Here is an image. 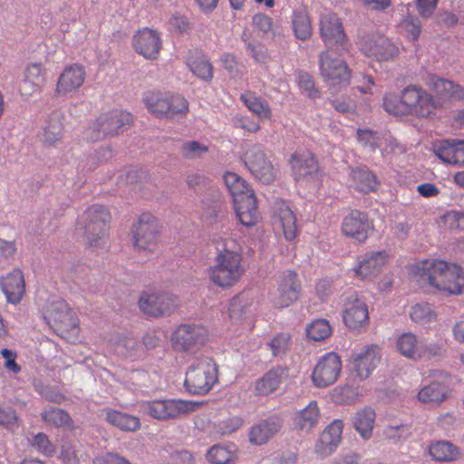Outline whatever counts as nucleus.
Returning a JSON list of instances; mask_svg holds the SVG:
<instances>
[{"label": "nucleus", "mask_w": 464, "mask_h": 464, "mask_svg": "<svg viewBox=\"0 0 464 464\" xmlns=\"http://www.w3.org/2000/svg\"><path fill=\"white\" fill-rule=\"evenodd\" d=\"M439 101L432 93L418 84L403 88L401 95L386 92L382 98L385 111L394 116H412L418 119H430L436 115Z\"/></svg>", "instance_id": "nucleus-1"}, {"label": "nucleus", "mask_w": 464, "mask_h": 464, "mask_svg": "<svg viewBox=\"0 0 464 464\" xmlns=\"http://www.w3.org/2000/svg\"><path fill=\"white\" fill-rule=\"evenodd\" d=\"M215 264L208 268L210 281L223 289L235 285L245 274L243 251L240 244L227 237L216 242Z\"/></svg>", "instance_id": "nucleus-2"}, {"label": "nucleus", "mask_w": 464, "mask_h": 464, "mask_svg": "<svg viewBox=\"0 0 464 464\" xmlns=\"http://www.w3.org/2000/svg\"><path fill=\"white\" fill-rule=\"evenodd\" d=\"M418 269L420 279L434 289L452 295L464 294V272L456 263L426 259Z\"/></svg>", "instance_id": "nucleus-3"}, {"label": "nucleus", "mask_w": 464, "mask_h": 464, "mask_svg": "<svg viewBox=\"0 0 464 464\" xmlns=\"http://www.w3.org/2000/svg\"><path fill=\"white\" fill-rule=\"evenodd\" d=\"M218 381V368L212 358H198L188 368L184 381L186 391L191 395H206Z\"/></svg>", "instance_id": "nucleus-4"}, {"label": "nucleus", "mask_w": 464, "mask_h": 464, "mask_svg": "<svg viewBox=\"0 0 464 464\" xmlns=\"http://www.w3.org/2000/svg\"><path fill=\"white\" fill-rule=\"evenodd\" d=\"M110 211L102 205H92L81 216L78 226L92 247L105 246L111 222Z\"/></svg>", "instance_id": "nucleus-5"}, {"label": "nucleus", "mask_w": 464, "mask_h": 464, "mask_svg": "<svg viewBox=\"0 0 464 464\" xmlns=\"http://www.w3.org/2000/svg\"><path fill=\"white\" fill-rule=\"evenodd\" d=\"M201 403L180 399L149 400L140 402V411L150 418L167 421L181 419L197 411Z\"/></svg>", "instance_id": "nucleus-6"}, {"label": "nucleus", "mask_w": 464, "mask_h": 464, "mask_svg": "<svg viewBox=\"0 0 464 464\" xmlns=\"http://www.w3.org/2000/svg\"><path fill=\"white\" fill-rule=\"evenodd\" d=\"M209 333L202 324L186 323L176 327L170 335L173 350L178 353L194 354L208 341Z\"/></svg>", "instance_id": "nucleus-7"}, {"label": "nucleus", "mask_w": 464, "mask_h": 464, "mask_svg": "<svg viewBox=\"0 0 464 464\" xmlns=\"http://www.w3.org/2000/svg\"><path fill=\"white\" fill-rule=\"evenodd\" d=\"M133 247L140 253H153L160 244V225L149 212L140 215L131 228Z\"/></svg>", "instance_id": "nucleus-8"}, {"label": "nucleus", "mask_w": 464, "mask_h": 464, "mask_svg": "<svg viewBox=\"0 0 464 464\" xmlns=\"http://www.w3.org/2000/svg\"><path fill=\"white\" fill-rule=\"evenodd\" d=\"M241 160L255 179L265 184L272 183L276 178V169L259 145H251L245 150Z\"/></svg>", "instance_id": "nucleus-9"}, {"label": "nucleus", "mask_w": 464, "mask_h": 464, "mask_svg": "<svg viewBox=\"0 0 464 464\" xmlns=\"http://www.w3.org/2000/svg\"><path fill=\"white\" fill-rule=\"evenodd\" d=\"M131 121L130 113L124 111L113 110L101 114L88 130L87 138L96 141L107 136L117 135Z\"/></svg>", "instance_id": "nucleus-10"}, {"label": "nucleus", "mask_w": 464, "mask_h": 464, "mask_svg": "<svg viewBox=\"0 0 464 464\" xmlns=\"http://www.w3.org/2000/svg\"><path fill=\"white\" fill-rule=\"evenodd\" d=\"M374 222L368 213L353 209L343 217L341 224L342 234L360 244H363L374 232Z\"/></svg>", "instance_id": "nucleus-11"}, {"label": "nucleus", "mask_w": 464, "mask_h": 464, "mask_svg": "<svg viewBox=\"0 0 464 464\" xmlns=\"http://www.w3.org/2000/svg\"><path fill=\"white\" fill-rule=\"evenodd\" d=\"M87 72L85 67L79 63H72L63 67L59 74L54 94L57 98H68L77 93L83 86Z\"/></svg>", "instance_id": "nucleus-12"}, {"label": "nucleus", "mask_w": 464, "mask_h": 464, "mask_svg": "<svg viewBox=\"0 0 464 464\" xmlns=\"http://www.w3.org/2000/svg\"><path fill=\"white\" fill-rule=\"evenodd\" d=\"M342 371V360L338 353L329 352L318 360L312 372V382L315 387L324 388L334 384Z\"/></svg>", "instance_id": "nucleus-13"}, {"label": "nucleus", "mask_w": 464, "mask_h": 464, "mask_svg": "<svg viewBox=\"0 0 464 464\" xmlns=\"http://www.w3.org/2000/svg\"><path fill=\"white\" fill-rule=\"evenodd\" d=\"M320 72L324 80L331 85H347L350 82L351 72L346 62L334 56L329 51L320 55Z\"/></svg>", "instance_id": "nucleus-14"}, {"label": "nucleus", "mask_w": 464, "mask_h": 464, "mask_svg": "<svg viewBox=\"0 0 464 464\" xmlns=\"http://www.w3.org/2000/svg\"><path fill=\"white\" fill-rule=\"evenodd\" d=\"M140 310L153 317L169 315L179 306L178 298L170 294L144 293L139 300Z\"/></svg>", "instance_id": "nucleus-15"}, {"label": "nucleus", "mask_w": 464, "mask_h": 464, "mask_svg": "<svg viewBox=\"0 0 464 464\" xmlns=\"http://www.w3.org/2000/svg\"><path fill=\"white\" fill-rule=\"evenodd\" d=\"M46 323L55 331H71L77 326L75 313L62 299L49 304L44 313Z\"/></svg>", "instance_id": "nucleus-16"}, {"label": "nucleus", "mask_w": 464, "mask_h": 464, "mask_svg": "<svg viewBox=\"0 0 464 464\" xmlns=\"http://www.w3.org/2000/svg\"><path fill=\"white\" fill-rule=\"evenodd\" d=\"M320 35L326 45H336L343 50L348 49V38L343 23L336 14L328 12L320 18Z\"/></svg>", "instance_id": "nucleus-17"}, {"label": "nucleus", "mask_w": 464, "mask_h": 464, "mask_svg": "<svg viewBox=\"0 0 464 464\" xmlns=\"http://www.w3.org/2000/svg\"><path fill=\"white\" fill-rule=\"evenodd\" d=\"M344 324L352 331L360 332L369 324L370 317L366 303L354 294L346 298L343 309Z\"/></svg>", "instance_id": "nucleus-18"}, {"label": "nucleus", "mask_w": 464, "mask_h": 464, "mask_svg": "<svg viewBox=\"0 0 464 464\" xmlns=\"http://www.w3.org/2000/svg\"><path fill=\"white\" fill-rule=\"evenodd\" d=\"M450 392V376L438 372L429 384L420 390L418 400L422 403L438 406L449 399Z\"/></svg>", "instance_id": "nucleus-19"}, {"label": "nucleus", "mask_w": 464, "mask_h": 464, "mask_svg": "<svg viewBox=\"0 0 464 464\" xmlns=\"http://www.w3.org/2000/svg\"><path fill=\"white\" fill-rule=\"evenodd\" d=\"M362 52L377 61L393 60L399 55V48L384 35L365 36L360 44Z\"/></svg>", "instance_id": "nucleus-20"}, {"label": "nucleus", "mask_w": 464, "mask_h": 464, "mask_svg": "<svg viewBox=\"0 0 464 464\" xmlns=\"http://www.w3.org/2000/svg\"><path fill=\"white\" fill-rule=\"evenodd\" d=\"M135 52L148 60H156L162 48V41L158 31L149 27L138 30L132 37Z\"/></svg>", "instance_id": "nucleus-21"}, {"label": "nucleus", "mask_w": 464, "mask_h": 464, "mask_svg": "<svg viewBox=\"0 0 464 464\" xmlns=\"http://www.w3.org/2000/svg\"><path fill=\"white\" fill-rule=\"evenodd\" d=\"M379 361L378 345H365L351 356L353 372L360 381L366 380L372 374Z\"/></svg>", "instance_id": "nucleus-22"}, {"label": "nucleus", "mask_w": 464, "mask_h": 464, "mask_svg": "<svg viewBox=\"0 0 464 464\" xmlns=\"http://www.w3.org/2000/svg\"><path fill=\"white\" fill-rule=\"evenodd\" d=\"M302 284L294 270L284 271L279 278L276 305L280 308L288 307L295 303L300 296Z\"/></svg>", "instance_id": "nucleus-23"}, {"label": "nucleus", "mask_w": 464, "mask_h": 464, "mask_svg": "<svg viewBox=\"0 0 464 464\" xmlns=\"http://www.w3.org/2000/svg\"><path fill=\"white\" fill-rule=\"evenodd\" d=\"M388 262L385 251L367 253L358 259V263L351 271L360 280H372L377 276Z\"/></svg>", "instance_id": "nucleus-24"}, {"label": "nucleus", "mask_w": 464, "mask_h": 464, "mask_svg": "<svg viewBox=\"0 0 464 464\" xmlns=\"http://www.w3.org/2000/svg\"><path fill=\"white\" fill-rule=\"evenodd\" d=\"M274 225L280 229L288 242H293L298 236L296 216L284 201L275 203Z\"/></svg>", "instance_id": "nucleus-25"}, {"label": "nucleus", "mask_w": 464, "mask_h": 464, "mask_svg": "<svg viewBox=\"0 0 464 464\" xmlns=\"http://www.w3.org/2000/svg\"><path fill=\"white\" fill-rule=\"evenodd\" d=\"M288 379V369L277 365L271 368L254 382L256 396H268L276 392Z\"/></svg>", "instance_id": "nucleus-26"}, {"label": "nucleus", "mask_w": 464, "mask_h": 464, "mask_svg": "<svg viewBox=\"0 0 464 464\" xmlns=\"http://www.w3.org/2000/svg\"><path fill=\"white\" fill-rule=\"evenodd\" d=\"M46 82V68L41 62L30 63L24 72V80L20 87L22 96L29 97L41 92Z\"/></svg>", "instance_id": "nucleus-27"}, {"label": "nucleus", "mask_w": 464, "mask_h": 464, "mask_svg": "<svg viewBox=\"0 0 464 464\" xmlns=\"http://www.w3.org/2000/svg\"><path fill=\"white\" fill-rule=\"evenodd\" d=\"M426 84L432 92L433 97L439 101V104L436 105L438 110L443 108L450 99L453 97L460 98L463 94L459 84L435 75L429 76Z\"/></svg>", "instance_id": "nucleus-28"}, {"label": "nucleus", "mask_w": 464, "mask_h": 464, "mask_svg": "<svg viewBox=\"0 0 464 464\" xmlns=\"http://www.w3.org/2000/svg\"><path fill=\"white\" fill-rule=\"evenodd\" d=\"M256 298L249 292H242L233 297L228 304L227 314L232 323L241 324L256 311Z\"/></svg>", "instance_id": "nucleus-29"}, {"label": "nucleus", "mask_w": 464, "mask_h": 464, "mask_svg": "<svg viewBox=\"0 0 464 464\" xmlns=\"http://www.w3.org/2000/svg\"><path fill=\"white\" fill-rule=\"evenodd\" d=\"M343 423L341 420H333L321 433L315 444V451L321 457L331 455L342 440Z\"/></svg>", "instance_id": "nucleus-30"}, {"label": "nucleus", "mask_w": 464, "mask_h": 464, "mask_svg": "<svg viewBox=\"0 0 464 464\" xmlns=\"http://www.w3.org/2000/svg\"><path fill=\"white\" fill-rule=\"evenodd\" d=\"M1 289L10 304L21 302L25 292L24 274L20 269H14L1 278Z\"/></svg>", "instance_id": "nucleus-31"}, {"label": "nucleus", "mask_w": 464, "mask_h": 464, "mask_svg": "<svg viewBox=\"0 0 464 464\" xmlns=\"http://www.w3.org/2000/svg\"><path fill=\"white\" fill-rule=\"evenodd\" d=\"M435 155L442 161L453 165H464L463 140H440L433 143Z\"/></svg>", "instance_id": "nucleus-32"}, {"label": "nucleus", "mask_w": 464, "mask_h": 464, "mask_svg": "<svg viewBox=\"0 0 464 464\" xmlns=\"http://www.w3.org/2000/svg\"><path fill=\"white\" fill-rule=\"evenodd\" d=\"M289 162L295 179L315 174L319 169L318 162L310 151L295 152Z\"/></svg>", "instance_id": "nucleus-33"}, {"label": "nucleus", "mask_w": 464, "mask_h": 464, "mask_svg": "<svg viewBox=\"0 0 464 464\" xmlns=\"http://www.w3.org/2000/svg\"><path fill=\"white\" fill-rule=\"evenodd\" d=\"M235 211L240 223L246 227H253L259 220L256 198L255 193L248 194L234 202Z\"/></svg>", "instance_id": "nucleus-34"}, {"label": "nucleus", "mask_w": 464, "mask_h": 464, "mask_svg": "<svg viewBox=\"0 0 464 464\" xmlns=\"http://www.w3.org/2000/svg\"><path fill=\"white\" fill-rule=\"evenodd\" d=\"M105 420L111 426L126 432H135L140 429V418L111 408L104 410Z\"/></svg>", "instance_id": "nucleus-35"}, {"label": "nucleus", "mask_w": 464, "mask_h": 464, "mask_svg": "<svg viewBox=\"0 0 464 464\" xmlns=\"http://www.w3.org/2000/svg\"><path fill=\"white\" fill-rule=\"evenodd\" d=\"M281 425L276 419L262 420L251 428L249 440L256 445L265 444L279 431Z\"/></svg>", "instance_id": "nucleus-36"}, {"label": "nucleus", "mask_w": 464, "mask_h": 464, "mask_svg": "<svg viewBox=\"0 0 464 464\" xmlns=\"http://www.w3.org/2000/svg\"><path fill=\"white\" fill-rule=\"evenodd\" d=\"M320 410L315 401H310L306 407L296 412L295 423L297 429L304 431L312 430L319 422Z\"/></svg>", "instance_id": "nucleus-37"}, {"label": "nucleus", "mask_w": 464, "mask_h": 464, "mask_svg": "<svg viewBox=\"0 0 464 464\" xmlns=\"http://www.w3.org/2000/svg\"><path fill=\"white\" fill-rule=\"evenodd\" d=\"M63 126L58 113H52L40 136L41 141L46 146H55L63 139Z\"/></svg>", "instance_id": "nucleus-38"}, {"label": "nucleus", "mask_w": 464, "mask_h": 464, "mask_svg": "<svg viewBox=\"0 0 464 464\" xmlns=\"http://www.w3.org/2000/svg\"><path fill=\"white\" fill-rule=\"evenodd\" d=\"M240 100L247 109L260 120H271L272 110L268 102L254 92L247 91L240 95Z\"/></svg>", "instance_id": "nucleus-39"}, {"label": "nucleus", "mask_w": 464, "mask_h": 464, "mask_svg": "<svg viewBox=\"0 0 464 464\" xmlns=\"http://www.w3.org/2000/svg\"><path fill=\"white\" fill-rule=\"evenodd\" d=\"M422 343L412 333H403L396 340V348L404 357L411 360H420Z\"/></svg>", "instance_id": "nucleus-40"}, {"label": "nucleus", "mask_w": 464, "mask_h": 464, "mask_svg": "<svg viewBox=\"0 0 464 464\" xmlns=\"http://www.w3.org/2000/svg\"><path fill=\"white\" fill-rule=\"evenodd\" d=\"M168 93L160 91H147L143 93L142 101L147 110L158 119H163L166 109Z\"/></svg>", "instance_id": "nucleus-41"}, {"label": "nucleus", "mask_w": 464, "mask_h": 464, "mask_svg": "<svg viewBox=\"0 0 464 464\" xmlns=\"http://www.w3.org/2000/svg\"><path fill=\"white\" fill-rule=\"evenodd\" d=\"M429 453L432 459L440 462L453 461L459 456V448L447 440H438L430 443Z\"/></svg>", "instance_id": "nucleus-42"}, {"label": "nucleus", "mask_w": 464, "mask_h": 464, "mask_svg": "<svg viewBox=\"0 0 464 464\" xmlns=\"http://www.w3.org/2000/svg\"><path fill=\"white\" fill-rule=\"evenodd\" d=\"M291 22L292 28L296 38L305 41L312 36L313 27L306 9L301 8L295 10L293 12Z\"/></svg>", "instance_id": "nucleus-43"}, {"label": "nucleus", "mask_w": 464, "mask_h": 464, "mask_svg": "<svg viewBox=\"0 0 464 464\" xmlns=\"http://www.w3.org/2000/svg\"><path fill=\"white\" fill-rule=\"evenodd\" d=\"M351 176L355 189L363 193L373 192L378 188L379 181L373 172L368 169L356 168L352 170Z\"/></svg>", "instance_id": "nucleus-44"}, {"label": "nucleus", "mask_w": 464, "mask_h": 464, "mask_svg": "<svg viewBox=\"0 0 464 464\" xmlns=\"http://www.w3.org/2000/svg\"><path fill=\"white\" fill-rule=\"evenodd\" d=\"M223 179L234 202L254 193L247 182L236 172L227 171Z\"/></svg>", "instance_id": "nucleus-45"}, {"label": "nucleus", "mask_w": 464, "mask_h": 464, "mask_svg": "<svg viewBox=\"0 0 464 464\" xmlns=\"http://www.w3.org/2000/svg\"><path fill=\"white\" fill-rule=\"evenodd\" d=\"M374 421L375 411L370 407H365L356 412L353 426L360 435L367 440L372 434Z\"/></svg>", "instance_id": "nucleus-46"}, {"label": "nucleus", "mask_w": 464, "mask_h": 464, "mask_svg": "<svg viewBox=\"0 0 464 464\" xmlns=\"http://www.w3.org/2000/svg\"><path fill=\"white\" fill-rule=\"evenodd\" d=\"M41 417L43 421H44L47 425H51L56 428L66 427L70 430L75 429L74 422L70 414L63 409L51 407L47 410H44L41 413Z\"/></svg>", "instance_id": "nucleus-47"}, {"label": "nucleus", "mask_w": 464, "mask_h": 464, "mask_svg": "<svg viewBox=\"0 0 464 464\" xmlns=\"http://www.w3.org/2000/svg\"><path fill=\"white\" fill-rule=\"evenodd\" d=\"M166 107L165 119L183 118L189 111L188 102L178 93H168Z\"/></svg>", "instance_id": "nucleus-48"}, {"label": "nucleus", "mask_w": 464, "mask_h": 464, "mask_svg": "<svg viewBox=\"0 0 464 464\" xmlns=\"http://www.w3.org/2000/svg\"><path fill=\"white\" fill-rule=\"evenodd\" d=\"M382 435L386 440H391L393 443H398L401 440H405L411 435V425L407 423L397 420H392L383 428Z\"/></svg>", "instance_id": "nucleus-49"}, {"label": "nucleus", "mask_w": 464, "mask_h": 464, "mask_svg": "<svg viewBox=\"0 0 464 464\" xmlns=\"http://www.w3.org/2000/svg\"><path fill=\"white\" fill-rule=\"evenodd\" d=\"M187 64L192 73L199 79L208 82L213 78V66L204 55L189 57Z\"/></svg>", "instance_id": "nucleus-50"}, {"label": "nucleus", "mask_w": 464, "mask_h": 464, "mask_svg": "<svg viewBox=\"0 0 464 464\" xmlns=\"http://www.w3.org/2000/svg\"><path fill=\"white\" fill-rule=\"evenodd\" d=\"M307 337L319 342L332 334V327L326 319H316L306 327Z\"/></svg>", "instance_id": "nucleus-51"}, {"label": "nucleus", "mask_w": 464, "mask_h": 464, "mask_svg": "<svg viewBox=\"0 0 464 464\" xmlns=\"http://www.w3.org/2000/svg\"><path fill=\"white\" fill-rule=\"evenodd\" d=\"M401 33L411 41H417L421 32V25L418 18L407 15L405 16L400 25Z\"/></svg>", "instance_id": "nucleus-52"}, {"label": "nucleus", "mask_w": 464, "mask_h": 464, "mask_svg": "<svg viewBox=\"0 0 464 464\" xmlns=\"http://www.w3.org/2000/svg\"><path fill=\"white\" fill-rule=\"evenodd\" d=\"M412 321L419 324L430 323L436 320V313L429 304H417L410 313Z\"/></svg>", "instance_id": "nucleus-53"}, {"label": "nucleus", "mask_w": 464, "mask_h": 464, "mask_svg": "<svg viewBox=\"0 0 464 464\" xmlns=\"http://www.w3.org/2000/svg\"><path fill=\"white\" fill-rule=\"evenodd\" d=\"M291 343V334L284 332L276 334L268 343V346L274 356H283L289 350Z\"/></svg>", "instance_id": "nucleus-54"}, {"label": "nucleus", "mask_w": 464, "mask_h": 464, "mask_svg": "<svg viewBox=\"0 0 464 464\" xmlns=\"http://www.w3.org/2000/svg\"><path fill=\"white\" fill-rule=\"evenodd\" d=\"M208 459L214 464H227L236 457L235 452L226 447L215 445L208 452Z\"/></svg>", "instance_id": "nucleus-55"}, {"label": "nucleus", "mask_w": 464, "mask_h": 464, "mask_svg": "<svg viewBox=\"0 0 464 464\" xmlns=\"http://www.w3.org/2000/svg\"><path fill=\"white\" fill-rule=\"evenodd\" d=\"M358 142L371 151H375L380 147V136L377 131L371 129H358L356 131Z\"/></svg>", "instance_id": "nucleus-56"}, {"label": "nucleus", "mask_w": 464, "mask_h": 464, "mask_svg": "<svg viewBox=\"0 0 464 464\" xmlns=\"http://www.w3.org/2000/svg\"><path fill=\"white\" fill-rule=\"evenodd\" d=\"M298 87L301 92L310 99H316L321 96V92L315 87V83L313 77L307 72L299 73Z\"/></svg>", "instance_id": "nucleus-57"}, {"label": "nucleus", "mask_w": 464, "mask_h": 464, "mask_svg": "<svg viewBox=\"0 0 464 464\" xmlns=\"http://www.w3.org/2000/svg\"><path fill=\"white\" fill-rule=\"evenodd\" d=\"M31 445L46 456H53L55 452L53 444L49 440V437L44 432L37 433L32 439Z\"/></svg>", "instance_id": "nucleus-58"}, {"label": "nucleus", "mask_w": 464, "mask_h": 464, "mask_svg": "<svg viewBox=\"0 0 464 464\" xmlns=\"http://www.w3.org/2000/svg\"><path fill=\"white\" fill-rule=\"evenodd\" d=\"M445 225L452 230H464V213L451 210L448 211L444 217Z\"/></svg>", "instance_id": "nucleus-59"}, {"label": "nucleus", "mask_w": 464, "mask_h": 464, "mask_svg": "<svg viewBox=\"0 0 464 464\" xmlns=\"http://www.w3.org/2000/svg\"><path fill=\"white\" fill-rule=\"evenodd\" d=\"M0 424L10 430L17 428L18 416L15 411L10 407H0Z\"/></svg>", "instance_id": "nucleus-60"}, {"label": "nucleus", "mask_w": 464, "mask_h": 464, "mask_svg": "<svg viewBox=\"0 0 464 464\" xmlns=\"http://www.w3.org/2000/svg\"><path fill=\"white\" fill-rule=\"evenodd\" d=\"M4 358L5 368L12 373L17 374L21 372V366L16 362L17 354L15 352L4 348L1 350Z\"/></svg>", "instance_id": "nucleus-61"}, {"label": "nucleus", "mask_w": 464, "mask_h": 464, "mask_svg": "<svg viewBox=\"0 0 464 464\" xmlns=\"http://www.w3.org/2000/svg\"><path fill=\"white\" fill-rule=\"evenodd\" d=\"M208 148L198 141L192 140L182 145V153L186 158H195L208 151Z\"/></svg>", "instance_id": "nucleus-62"}, {"label": "nucleus", "mask_w": 464, "mask_h": 464, "mask_svg": "<svg viewBox=\"0 0 464 464\" xmlns=\"http://www.w3.org/2000/svg\"><path fill=\"white\" fill-rule=\"evenodd\" d=\"M331 104L337 111L349 117L356 114V104L350 99L332 100Z\"/></svg>", "instance_id": "nucleus-63"}, {"label": "nucleus", "mask_w": 464, "mask_h": 464, "mask_svg": "<svg viewBox=\"0 0 464 464\" xmlns=\"http://www.w3.org/2000/svg\"><path fill=\"white\" fill-rule=\"evenodd\" d=\"M60 459L63 464H79L80 459L77 450L70 444L62 446Z\"/></svg>", "instance_id": "nucleus-64"}]
</instances>
